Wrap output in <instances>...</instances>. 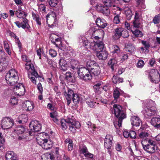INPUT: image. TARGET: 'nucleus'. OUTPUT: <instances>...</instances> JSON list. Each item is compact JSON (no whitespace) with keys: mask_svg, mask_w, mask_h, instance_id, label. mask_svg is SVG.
Listing matches in <instances>:
<instances>
[{"mask_svg":"<svg viewBox=\"0 0 160 160\" xmlns=\"http://www.w3.org/2000/svg\"><path fill=\"white\" fill-rule=\"evenodd\" d=\"M104 45L103 42L100 41L94 42L91 43L90 48L96 51V54L97 57L100 60L106 59L108 55V51L104 50Z\"/></svg>","mask_w":160,"mask_h":160,"instance_id":"nucleus-1","label":"nucleus"},{"mask_svg":"<svg viewBox=\"0 0 160 160\" xmlns=\"http://www.w3.org/2000/svg\"><path fill=\"white\" fill-rule=\"evenodd\" d=\"M143 108L142 112L144 116L147 118H149L154 115L157 110L155 102L151 100H147L144 101Z\"/></svg>","mask_w":160,"mask_h":160,"instance_id":"nucleus-2","label":"nucleus"},{"mask_svg":"<svg viewBox=\"0 0 160 160\" xmlns=\"http://www.w3.org/2000/svg\"><path fill=\"white\" fill-rule=\"evenodd\" d=\"M62 128L63 130L67 128V125L69 126L70 130L73 133L76 132V128H78L80 127V123L78 121L74 120L69 117L67 119H62L61 121Z\"/></svg>","mask_w":160,"mask_h":160,"instance_id":"nucleus-3","label":"nucleus"},{"mask_svg":"<svg viewBox=\"0 0 160 160\" xmlns=\"http://www.w3.org/2000/svg\"><path fill=\"white\" fill-rule=\"evenodd\" d=\"M114 113L115 116L118 118V123L114 122V124L115 128L121 127L122 120L126 117L125 112L123 110L122 107L119 105L114 104L113 105Z\"/></svg>","mask_w":160,"mask_h":160,"instance_id":"nucleus-4","label":"nucleus"},{"mask_svg":"<svg viewBox=\"0 0 160 160\" xmlns=\"http://www.w3.org/2000/svg\"><path fill=\"white\" fill-rule=\"evenodd\" d=\"M12 135L15 138L19 140L25 139L29 135L27 129L24 126L21 125L16 127L12 132Z\"/></svg>","mask_w":160,"mask_h":160,"instance_id":"nucleus-5","label":"nucleus"},{"mask_svg":"<svg viewBox=\"0 0 160 160\" xmlns=\"http://www.w3.org/2000/svg\"><path fill=\"white\" fill-rule=\"evenodd\" d=\"M5 79L9 85H14L18 82L19 79L18 72L14 69H11L6 74Z\"/></svg>","mask_w":160,"mask_h":160,"instance_id":"nucleus-6","label":"nucleus"},{"mask_svg":"<svg viewBox=\"0 0 160 160\" xmlns=\"http://www.w3.org/2000/svg\"><path fill=\"white\" fill-rule=\"evenodd\" d=\"M49 135L47 133L42 134L43 138L37 139V141L38 144L44 149H48L52 147V142L50 139L48 140Z\"/></svg>","mask_w":160,"mask_h":160,"instance_id":"nucleus-7","label":"nucleus"},{"mask_svg":"<svg viewBox=\"0 0 160 160\" xmlns=\"http://www.w3.org/2000/svg\"><path fill=\"white\" fill-rule=\"evenodd\" d=\"M90 71L85 67H81L78 70V74L79 78L85 81L91 80L92 76L90 73Z\"/></svg>","mask_w":160,"mask_h":160,"instance_id":"nucleus-8","label":"nucleus"},{"mask_svg":"<svg viewBox=\"0 0 160 160\" xmlns=\"http://www.w3.org/2000/svg\"><path fill=\"white\" fill-rule=\"evenodd\" d=\"M30 131L29 134L31 136H34L35 132H38L41 129V125L39 122L36 120L32 121L29 124Z\"/></svg>","mask_w":160,"mask_h":160,"instance_id":"nucleus-9","label":"nucleus"},{"mask_svg":"<svg viewBox=\"0 0 160 160\" xmlns=\"http://www.w3.org/2000/svg\"><path fill=\"white\" fill-rule=\"evenodd\" d=\"M91 4L92 5H95V8L97 10L100 12L103 13L106 16H108L110 13L109 9L108 8L106 7L104 5L100 3H95L94 0H90Z\"/></svg>","mask_w":160,"mask_h":160,"instance_id":"nucleus-10","label":"nucleus"},{"mask_svg":"<svg viewBox=\"0 0 160 160\" xmlns=\"http://www.w3.org/2000/svg\"><path fill=\"white\" fill-rule=\"evenodd\" d=\"M58 14L53 10L50 12L46 16V18L47 23L48 26H51V27L53 28L56 25V17Z\"/></svg>","mask_w":160,"mask_h":160,"instance_id":"nucleus-11","label":"nucleus"},{"mask_svg":"<svg viewBox=\"0 0 160 160\" xmlns=\"http://www.w3.org/2000/svg\"><path fill=\"white\" fill-rule=\"evenodd\" d=\"M149 78L152 82L156 83L160 80V75L157 70L152 69L149 73Z\"/></svg>","mask_w":160,"mask_h":160,"instance_id":"nucleus-12","label":"nucleus"},{"mask_svg":"<svg viewBox=\"0 0 160 160\" xmlns=\"http://www.w3.org/2000/svg\"><path fill=\"white\" fill-rule=\"evenodd\" d=\"M14 124L12 119L8 117L3 118L1 124V127L3 129H7L11 128Z\"/></svg>","mask_w":160,"mask_h":160,"instance_id":"nucleus-13","label":"nucleus"},{"mask_svg":"<svg viewBox=\"0 0 160 160\" xmlns=\"http://www.w3.org/2000/svg\"><path fill=\"white\" fill-rule=\"evenodd\" d=\"M63 94L67 100V104L69 105L74 94V91L71 89L67 88V89L63 92Z\"/></svg>","mask_w":160,"mask_h":160,"instance_id":"nucleus-14","label":"nucleus"},{"mask_svg":"<svg viewBox=\"0 0 160 160\" xmlns=\"http://www.w3.org/2000/svg\"><path fill=\"white\" fill-rule=\"evenodd\" d=\"M79 152L81 154H83L85 157L92 158L93 155L89 153L86 146L84 144H81L79 147Z\"/></svg>","mask_w":160,"mask_h":160,"instance_id":"nucleus-15","label":"nucleus"},{"mask_svg":"<svg viewBox=\"0 0 160 160\" xmlns=\"http://www.w3.org/2000/svg\"><path fill=\"white\" fill-rule=\"evenodd\" d=\"M14 88V91L16 94L18 96L24 95L25 93V88L22 83H19Z\"/></svg>","mask_w":160,"mask_h":160,"instance_id":"nucleus-16","label":"nucleus"},{"mask_svg":"<svg viewBox=\"0 0 160 160\" xmlns=\"http://www.w3.org/2000/svg\"><path fill=\"white\" fill-rule=\"evenodd\" d=\"M50 39L52 42L55 44L57 47H58V45H59L61 43V38L58 35L54 33H52L50 34Z\"/></svg>","mask_w":160,"mask_h":160,"instance_id":"nucleus-17","label":"nucleus"},{"mask_svg":"<svg viewBox=\"0 0 160 160\" xmlns=\"http://www.w3.org/2000/svg\"><path fill=\"white\" fill-rule=\"evenodd\" d=\"M113 139V137L111 135H107L106 136L104 139V146L106 148L109 149L111 147Z\"/></svg>","mask_w":160,"mask_h":160,"instance_id":"nucleus-18","label":"nucleus"},{"mask_svg":"<svg viewBox=\"0 0 160 160\" xmlns=\"http://www.w3.org/2000/svg\"><path fill=\"white\" fill-rule=\"evenodd\" d=\"M30 72H31V74H28V77L33 83L36 84V78L39 77L38 74L35 70L34 68L33 69V70H32Z\"/></svg>","mask_w":160,"mask_h":160,"instance_id":"nucleus-19","label":"nucleus"},{"mask_svg":"<svg viewBox=\"0 0 160 160\" xmlns=\"http://www.w3.org/2000/svg\"><path fill=\"white\" fill-rule=\"evenodd\" d=\"M131 121L133 126L138 127L142 124V121L140 118L137 116H133L131 118Z\"/></svg>","mask_w":160,"mask_h":160,"instance_id":"nucleus-20","label":"nucleus"},{"mask_svg":"<svg viewBox=\"0 0 160 160\" xmlns=\"http://www.w3.org/2000/svg\"><path fill=\"white\" fill-rule=\"evenodd\" d=\"M59 68L62 71H65L67 70L68 65L67 62L62 58H60L59 61Z\"/></svg>","mask_w":160,"mask_h":160,"instance_id":"nucleus-21","label":"nucleus"},{"mask_svg":"<svg viewBox=\"0 0 160 160\" xmlns=\"http://www.w3.org/2000/svg\"><path fill=\"white\" fill-rule=\"evenodd\" d=\"M151 124L154 127L160 128V118L159 117H153L150 122Z\"/></svg>","mask_w":160,"mask_h":160,"instance_id":"nucleus-22","label":"nucleus"},{"mask_svg":"<svg viewBox=\"0 0 160 160\" xmlns=\"http://www.w3.org/2000/svg\"><path fill=\"white\" fill-rule=\"evenodd\" d=\"M143 148L144 150L149 153H153L155 152V146L144 145L142 142Z\"/></svg>","mask_w":160,"mask_h":160,"instance_id":"nucleus-23","label":"nucleus"},{"mask_svg":"<svg viewBox=\"0 0 160 160\" xmlns=\"http://www.w3.org/2000/svg\"><path fill=\"white\" fill-rule=\"evenodd\" d=\"M115 34L113 38L115 39H119L122 36L123 28H118L115 29Z\"/></svg>","mask_w":160,"mask_h":160,"instance_id":"nucleus-24","label":"nucleus"},{"mask_svg":"<svg viewBox=\"0 0 160 160\" xmlns=\"http://www.w3.org/2000/svg\"><path fill=\"white\" fill-rule=\"evenodd\" d=\"M95 22L98 27L103 28H105L107 25L106 21L104 19L99 18H97Z\"/></svg>","mask_w":160,"mask_h":160,"instance_id":"nucleus-25","label":"nucleus"},{"mask_svg":"<svg viewBox=\"0 0 160 160\" xmlns=\"http://www.w3.org/2000/svg\"><path fill=\"white\" fill-rule=\"evenodd\" d=\"M98 65V64L94 61H88L87 63L86 68L89 71H90Z\"/></svg>","mask_w":160,"mask_h":160,"instance_id":"nucleus-26","label":"nucleus"},{"mask_svg":"<svg viewBox=\"0 0 160 160\" xmlns=\"http://www.w3.org/2000/svg\"><path fill=\"white\" fill-rule=\"evenodd\" d=\"M79 42H82L83 43V45L85 46H89L88 48H90V45L91 43L93 42H95L93 41V42H88L87 39L84 37H80L79 38ZM88 48V47H87Z\"/></svg>","mask_w":160,"mask_h":160,"instance_id":"nucleus-27","label":"nucleus"},{"mask_svg":"<svg viewBox=\"0 0 160 160\" xmlns=\"http://www.w3.org/2000/svg\"><path fill=\"white\" fill-rule=\"evenodd\" d=\"M71 68L73 70H78L81 68L80 64L78 61L73 60L71 61Z\"/></svg>","mask_w":160,"mask_h":160,"instance_id":"nucleus-28","label":"nucleus"},{"mask_svg":"<svg viewBox=\"0 0 160 160\" xmlns=\"http://www.w3.org/2000/svg\"><path fill=\"white\" fill-rule=\"evenodd\" d=\"M103 82L101 81L96 82L93 86L94 91L95 92H98L99 91L100 86L102 84Z\"/></svg>","mask_w":160,"mask_h":160,"instance_id":"nucleus-29","label":"nucleus"},{"mask_svg":"<svg viewBox=\"0 0 160 160\" xmlns=\"http://www.w3.org/2000/svg\"><path fill=\"white\" fill-rule=\"evenodd\" d=\"M92 74L95 76H98L100 73L101 69L99 65L96 66L93 68L90 71Z\"/></svg>","mask_w":160,"mask_h":160,"instance_id":"nucleus-30","label":"nucleus"},{"mask_svg":"<svg viewBox=\"0 0 160 160\" xmlns=\"http://www.w3.org/2000/svg\"><path fill=\"white\" fill-rule=\"evenodd\" d=\"M54 7L53 10L58 14L61 13L62 12L63 7L61 3H58L56 6Z\"/></svg>","mask_w":160,"mask_h":160,"instance_id":"nucleus-31","label":"nucleus"},{"mask_svg":"<svg viewBox=\"0 0 160 160\" xmlns=\"http://www.w3.org/2000/svg\"><path fill=\"white\" fill-rule=\"evenodd\" d=\"M86 102L88 106L92 108L94 106L95 102H94L93 99L91 98V97L88 96L85 98Z\"/></svg>","mask_w":160,"mask_h":160,"instance_id":"nucleus-32","label":"nucleus"},{"mask_svg":"<svg viewBox=\"0 0 160 160\" xmlns=\"http://www.w3.org/2000/svg\"><path fill=\"white\" fill-rule=\"evenodd\" d=\"M25 104L28 111H32L34 107L33 102L29 101H26Z\"/></svg>","mask_w":160,"mask_h":160,"instance_id":"nucleus-33","label":"nucleus"},{"mask_svg":"<svg viewBox=\"0 0 160 160\" xmlns=\"http://www.w3.org/2000/svg\"><path fill=\"white\" fill-rule=\"evenodd\" d=\"M32 15L33 19L36 21L37 24L39 25H41V18L39 15L34 12H32Z\"/></svg>","mask_w":160,"mask_h":160,"instance_id":"nucleus-34","label":"nucleus"},{"mask_svg":"<svg viewBox=\"0 0 160 160\" xmlns=\"http://www.w3.org/2000/svg\"><path fill=\"white\" fill-rule=\"evenodd\" d=\"M103 2L106 7L109 8V7L115 6L113 0H103Z\"/></svg>","mask_w":160,"mask_h":160,"instance_id":"nucleus-35","label":"nucleus"},{"mask_svg":"<svg viewBox=\"0 0 160 160\" xmlns=\"http://www.w3.org/2000/svg\"><path fill=\"white\" fill-rule=\"evenodd\" d=\"M54 156L52 154L46 153L43 156V160H54Z\"/></svg>","mask_w":160,"mask_h":160,"instance_id":"nucleus-36","label":"nucleus"},{"mask_svg":"<svg viewBox=\"0 0 160 160\" xmlns=\"http://www.w3.org/2000/svg\"><path fill=\"white\" fill-rule=\"evenodd\" d=\"M72 99L75 104H78L79 101L81 100V98L80 96L77 94L74 93Z\"/></svg>","mask_w":160,"mask_h":160,"instance_id":"nucleus-37","label":"nucleus"},{"mask_svg":"<svg viewBox=\"0 0 160 160\" xmlns=\"http://www.w3.org/2000/svg\"><path fill=\"white\" fill-rule=\"evenodd\" d=\"M112 82L114 83L122 82H123V79L119 78L117 75H114L112 78Z\"/></svg>","mask_w":160,"mask_h":160,"instance_id":"nucleus-38","label":"nucleus"},{"mask_svg":"<svg viewBox=\"0 0 160 160\" xmlns=\"http://www.w3.org/2000/svg\"><path fill=\"white\" fill-rule=\"evenodd\" d=\"M117 62L115 58L111 59L108 62V64L110 66L112 70L114 69V67L116 66Z\"/></svg>","mask_w":160,"mask_h":160,"instance_id":"nucleus-39","label":"nucleus"},{"mask_svg":"<svg viewBox=\"0 0 160 160\" xmlns=\"http://www.w3.org/2000/svg\"><path fill=\"white\" fill-rule=\"evenodd\" d=\"M15 14L17 15V17L19 18H24V16L26 17L27 16V14L23 12L21 10H17L16 11Z\"/></svg>","mask_w":160,"mask_h":160,"instance_id":"nucleus-40","label":"nucleus"},{"mask_svg":"<svg viewBox=\"0 0 160 160\" xmlns=\"http://www.w3.org/2000/svg\"><path fill=\"white\" fill-rule=\"evenodd\" d=\"M22 28L23 29L28 28L29 26L28 23V20L25 18H23L22 22L21 23Z\"/></svg>","mask_w":160,"mask_h":160,"instance_id":"nucleus-41","label":"nucleus"},{"mask_svg":"<svg viewBox=\"0 0 160 160\" xmlns=\"http://www.w3.org/2000/svg\"><path fill=\"white\" fill-rule=\"evenodd\" d=\"M6 60V54L3 50H2L0 51V62L4 63Z\"/></svg>","mask_w":160,"mask_h":160,"instance_id":"nucleus-42","label":"nucleus"},{"mask_svg":"<svg viewBox=\"0 0 160 160\" xmlns=\"http://www.w3.org/2000/svg\"><path fill=\"white\" fill-rule=\"evenodd\" d=\"M65 78L69 82H72L73 81V77L72 74L70 72H66L65 74Z\"/></svg>","mask_w":160,"mask_h":160,"instance_id":"nucleus-43","label":"nucleus"},{"mask_svg":"<svg viewBox=\"0 0 160 160\" xmlns=\"http://www.w3.org/2000/svg\"><path fill=\"white\" fill-rule=\"evenodd\" d=\"M133 34L137 37H142L143 36V34L142 32L137 29L135 31L131 30Z\"/></svg>","mask_w":160,"mask_h":160,"instance_id":"nucleus-44","label":"nucleus"},{"mask_svg":"<svg viewBox=\"0 0 160 160\" xmlns=\"http://www.w3.org/2000/svg\"><path fill=\"white\" fill-rule=\"evenodd\" d=\"M25 68L28 70H29L30 72L32 70H33L34 68L33 65L30 62H27L25 64Z\"/></svg>","mask_w":160,"mask_h":160,"instance_id":"nucleus-45","label":"nucleus"},{"mask_svg":"<svg viewBox=\"0 0 160 160\" xmlns=\"http://www.w3.org/2000/svg\"><path fill=\"white\" fill-rule=\"evenodd\" d=\"M4 47L6 52L9 55L11 54L10 48L9 44L6 42H4Z\"/></svg>","mask_w":160,"mask_h":160,"instance_id":"nucleus-46","label":"nucleus"},{"mask_svg":"<svg viewBox=\"0 0 160 160\" xmlns=\"http://www.w3.org/2000/svg\"><path fill=\"white\" fill-rule=\"evenodd\" d=\"M112 51L111 52L112 53H116L118 54L120 52V49L119 47L117 45H113L112 48Z\"/></svg>","mask_w":160,"mask_h":160,"instance_id":"nucleus-47","label":"nucleus"},{"mask_svg":"<svg viewBox=\"0 0 160 160\" xmlns=\"http://www.w3.org/2000/svg\"><path fill=\"white\" fill-rule=\"evenodd\" d=\"M95 29L94 28H91L89 30V32H93L92 34H93L94 33L96 32L97 33H101V34L102 35V36L103 37L104 36V31L102 30H94Z\"/></svg>","mask_w":160,"mask_h":160,"instance_id":"nucleus-48","label":"nucleus"},{"mask_svg":"<svg viewBox=\"0 0 160 160\" xmlns=\"http://www.w3.org/2000/svg\"><path fill=\"white\" fill-rule=\"evenodd\" d=\"M49 5L51 7H54L58 3V0H48Z\"/></svg>","mask_w":160,"mask_h":160,"instance_id":"nucleus-49","label":"nucleus"},{"mask_svg":"<svg viewBox=\"0 0 160 160\" xmlns=\"http://www.w3.org/2000/svg\"><path fill=\"white\" fill-rule=\"evenodd\" d=\"M125 13L127 19L129 20L130 19L132 16V13L131 10L129 8H128L127 10H125Z\"/></svg>","mask_w":160,"mask_h":160,"instance_id":"nucleus-50","label":"nucleus"},{"mask_svg":"<svg viewBox=\"0 0 160 160\" xmlns=\"http://www.w3.org/2000/svg\"><path fill=\"white\" fill-rule=\"evenodd\" d=\"M125 51L128 52L130 53H131L134 50V47L132 45H127L125 48Z\"/></svg>","mask_w":160,"mask_h":160,"instance_id":"nucleus-51","label":"nucleus"},{"mask_svg":"<svg viewBox=\"0 0 160 160\" xmlns=\"http://www.w3.org/2000/svg\"><path fill=\"white\" fill-rule=\"evenodd\" d=\"M148 135L149 134L147 132L142 131L140 133L139 135V137L140 138L144 139L148 137Z\"/></svg>","mask_w":160,"mask_h":160,"instance_id":"nucleus-52","label":"nucleus"},{"mask_svg":"<svg viewBox=\"0 0 160 160\" xmlns=\"http://www.w3.org/2000/svg\"><path fill=\"white\" fill-rule=\"evenodd\" d=\"M119 90V89L116 88L114 91L113 96L115 99L118 98L120 96V92Z\"/></svg>","mask_w":160,"mask_h":160,"instance_id":"nucleus-53","label":"nucleus"},{"mask_svg":"<svg viewBox=\"0 0 160 160\" xmlns=\"http://www.w3.org/2000/svg\"><path fill=\"white\" fill-rule=\"evenodd\" d=\"M136 1L138 5L140 6L143 8H145L144 5L145 0H136Z\"/></svg>","mask_w":160,"mask_h":160,"instance_id":"nucleus-54","label":"nucleus"},{"mask_svg":"<svg viewBox=\"0 0 160 160\" xmlns=\"http://www.w3.org/2000/svg\"><path fill=\"white\" fill-rule=\"evenodd\" d=\"M120 13V12L119 14H117L114 16L113 20V22L114 23L118 24L120 22V17L119 16Z\"/></svg>","mask_w":160,"mask_h":160,"instance_id":"nucleus-55","label":"nucleus"},{"mask_svg":"<svg viewBox=\"0 0 160 160\" xmlns=\"http://www.w3.org/2000/svg\"><path fill=\"white\" fill-rule=\"evenodd\" d=\"M38 10L42 13H45L46 12V7L44 5L41 4L38 5Z\"/></svg>","mask_w":160,"mask_h":160,"instance_id":"nucleus-56","label":"nucleus"},{"mask_svg":"<svg viewBox=\"0 0 160 160\" xmlns=\"http://www.w3.org/2000/svg\"><path fill=\"white\" fill-rule=\"evenodd\" d=\"M20 118H22V120H19L18 122L19 123H21L22 122H26L28 120V117L25 114L21 115L20 116Z\"/></svg>","mask_w":160,"mask_h":160,"instance_id":"nucleus-57","label":"nucleus"},{"mask_svg":"<svg viewBox=\"0 0 160 160\" xmlns=\"http://www.w3.org/2000/svg\"><path fill=\"white\" fill-rule=\"evenodd\" d=\"M144 65V62L141 60H139L136 65L137 67L138 68H142Z\"/></svg>","mask_w":160,"mask_h":160,"instance_id":"nucleus-58","label":"nucleus"},{"mask_svg":"<svg viewBox=\"0 0 160 160\" xmlns=\"http://www.w3.org/2000/svg\"><path fill=\"white\" fill-rule=\"evenodd\" d=\"M153 22L154 24H158L160 22V17L159 15H156L154 18Z\"/></svg>","mask_w":160,"mask_h":160,"instance_id":"nucleus-59","label":"nucleus"},{"mask_svg":"<svg viewBox=\"0 0 160 160\" xmlns=\"http://www.w3.org/2000/svg\"><path fill=\"white\" fill-rule=\"evenodd\" d=\"M18 99L15 97L13 96L11 98L10 100V102L12 105H14L18 103Z\"/></svg>","mask_w":160,"mask_h":160,"instance_id":"nucleus-60","label":"nucleus"},{"mask_svg":"<svg viewBox=\"0 0 160 160\" xmlns=\"http://www.w3.org/2000/svg\"><path fill=\"white\" fill-rule=\"evenodd\" d=\"M122 36L124 38H127L129 36V33L126 30H124L123 29V32H122Z\"/></svg>","mask_w":160,"mask_h":160,"instance_id":"nucleus-61","label":"nucleus"},{"mask_svg":"<svg viewBox=\"0 0 160 160\" xmlns=\"http://www.w3.org/2000/svg\"><path fill=\"white\" fill-rule=\"evenodd\" d=\"M49 54L52 57H54L56 56L57 53L56 51L51 49L49 50Z\"/></svg>","mask_w":160,"mask_h":160,"instance_id":"nucleus-62","label":"nucleus"},{"mask_svg":"<svg viewBox=\"0 0 160 160\" xmlns=\"http://www.w3.org/2000/svg\"><path fill=\"white\" fill-rule=\"evenodd\" d=\"M136 137V133L133 131H131L129 132V137L132 138H134Z\"/></svg>","mask_w":160,"mask_h":160,"instance_id":"nucleus-63","label":"nucleus"},{"mask_svg":"<svg viewBox=\"0 0 160 160\" xmlns=\"http://www.w3.org/2000/svg\"><path fill=\"white\" fill-rule=\"evenodd\" d=\"M148 144H146V145H149V146H155V145L156 144V142L154 141L153 140L149 139L148 140Z\"/></svg>","mask_w":160,"mask_h":160,"instance_id":"nucleus-64","label":"nucleus"}]
</instances>
